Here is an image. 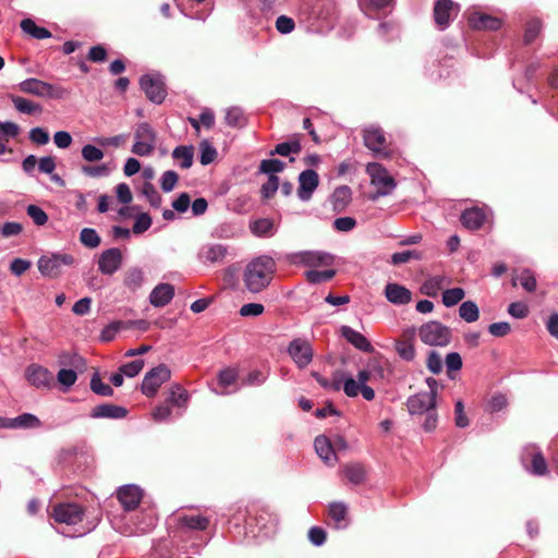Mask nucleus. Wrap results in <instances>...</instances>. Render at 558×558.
I'll use <instances>...</instances> for the list:
<instances>
[{"label":"nucleus","instance_id":"obj_1","mask_svg":"<svg viewBox=\"0 0 558 558\" xmlns=\"http://www.w3.org/2000/svg\"><path fill=\"white\" fill-rule=\"evenodd\" d=\"M276 270V263L269 256H259L250 262L244 270L243 280L247 290L258 293L269 286Z\"/></svg>","mask_w":558,"mask_h":558},{"label":"nucleus","instance_id":"obj_2","mask_svg":"<svg viewBox=\"0 0 558 558\" xmlns=\"http://www.w3.org/2000/svg\"><path fill=\"white\" fill-rule=\"evenodd\" d=\"M156 131L146 122L137 124L131 151L141 157L150 156L156 148Z\"/></svg>","mask_w":558,"mask_h":558},{"label":"nucleus","instance_id":"obj_3","mask_svg":"<svg viewBox=\"0 0 558 558\" xmlns=\"http://www.w3.org/2000/svg\"><path fill=\"white\" fill-rule=\"evenodd\" d=\"M418 337L427 345L445 347L451 340V331L439 322L432 320L420 327Z\"/></svg>","mask_w":558,"mask_h":558},{"label":"nucleus","instance_id":"obj_4","mask_svg":"<svg viewBox=\"0 0 558 558\" xmlns=\"http://www.w3.org/2000/svg\"><path fill=\"white\" fill-rule=\"evenodd\" d=\"M75 262L71 254L54 253L43 255L38 259V270L45 277L56 278L61 275L63 267L71 266Z\"/></svg>","mask_w":558,"mask_h":558},{"label":"nucleus","instance_id":"obj_5","mask_svg":"<svg viewBox=\"0 0 558 558\" xmlns=\"http://www.w3.org/2000/svg\"><path fill=\"white\" fill-rule=\"evenodd\" d=\"M366 172L371 178V183L376 187L378 195L385 196L395 190L396 183L393 178L380 163H368Z\"/></svg>","mask_w":558,"mask_h":558},{"label":"nucleus","instance_id":"obj_6","mask_svg":"<svg viewBox=\"0 0 558 558\" xmlns=\"http://www.w3.org/2000/svg\"><path fill=\"white\" fill-rule=\"evenodd\" d=\"M287 260L292 265L310 267L331 266L333 264V256L319 251H303L289 254Z\"/></svg>","mask_w":558,"mask_h":558},{"label":"nucleus","instance_id":"obj_7","mask_svg":"<svg viewBox=\"0 0 558 558\" xmlns=\"http://www.w3.org/2000/svg\"><path fill=\"white\" fill-rule=\"evenodd\" d=\"M51 517L60 524L76 525L82 522L84 510L77 504L63 502L53 506Z\"/></svg>","mask_w":558,"mask_h":558},{"label":"nucleus","instance_id":"obj_8","mask_svg":"<svg viewBox=\"0 0 558 558\" xmlns=\"http://www.w3.org/2000/svg\"><path fill=\"white\" fill-rule=\"evenodd\" d=\"M171 372L165 364H160L146 373L142 383V392L146 397H154L160 386L170 379Z\"/></svg>","mask_w":558,"mask_h":558},{"label":"nucleus","instance_id":"obj_9","mask_svg":"<svg viewBox=\"0 0 558 558\" xmlns=\"http://www.w3.org/2000/svg\"><path fill=\"white\" fill-rule=\"evenodd\" d=\"M17 89L22 93L36 97L59 98L62 96L61 89L38 78H26L17 84Z\"/></svg>","mask_w":558,"mask_h":558},{"label":"nucleus","instance_id":"obj_10","mask_svg":"<svg viewBox=\"0 0 558 558\" xmlns=\"http://www.w3.org/2000/svg\"><path fill=\"white\" fill-rule=\"evenodd\" d=\"M288 353L299 368H305L312 362L314 355L311 343L301 338L290 342Z\"/></svg>","mask_w":558,"mask_h":558},{"label":"nucleus","instance_id":"obj_11","mask_svg":"<svg viewBox=\"0 0 558 558\" xmlns=\"http://www.w3.org/2000/svg\"><path fill=\"white\" fill-rule=\"evenodd\" d=\"M521 460L530 473L537 476L547 473V463L542 452L535 446H526L523 449Z\"/></svg>","mask_w":558,"mask_h":558},{"label":"nucleus","instance_id":"obj_12","mask_svg":"<svg viewBox=\"0 0 558 558\" xmlns=\"http://www.w3.org/2000/svg\"><path fill=\"white\" fill-rule=\"evenodd\" d=\"M140 84L141 88L144 90L150 101L155 104H161L163 101L166 97V89L160 75H143L141 77Z\"/></svg>","mask_w":558,"mask_h":558},{"label":"nucleus","instance_id":"obj_13","mask_svg":"<svg viewBox=\"0 0 558 558\" xmlns=\"http://www.w3.org/2000/svg\"><path fill=\"white\" fill-rule=\"evenodd\" d=\"M122 262L121 250L117 247L108 248L98 258V269L102 275L111 276L121 268Z\"/></svg>","mask_w":558,"mask_h":558},{"label":"nucleus","instance_id":"obj_14","mask_svg":"<svg viewBox=\"0 0 558 558\" xmlns=\"http://www.w3.org/2000/svg\"><path fill=\"white\" fill-rule=\"evenodd\" d=\"M459 5L451 0H437L434 5V19L437 26L441 29L448 27L452 15H457Z\"/></svg>","mask_w":558,"mask_h":558},{"label":"nucleus","instance_id":"obj_15","mask_svg":"<svg viewBox=\"0 0 558 558\" xmlns=\"http://www.w3.org/2000/svg\"><path fill=\"white\" fill-rule=\"evenodd\" d=\"M364 144L377 155H387V141L383 130L371 126L364 130Z\"/></svg>","mask_w":558,"mask_h":558},{"label":"nucleus","instance_id":"obj_16","mask_svg":"<svg viewBox=\"0 0 558 558\" xmlns=\"http://www.w3.org/2000/svg\"><path fill=\"white\" fill-rule=\"evenodd\" d=\"M319 183L318 174L311 169H307L299 175L298 196L301 201H310L314 191Z\"/></svg>","mask_w":558,"mask_h":558},{"label":"nucleus","instance_id":"obj_17","mask_svg":"<svg viewBox=\"0 0 558 558\" xmlns=\"http://www.w3.org/2000/svg\"><path fill=\"white\" fill-rule=\"evenodd\" d=\"M407 407L412 415L423 414L436 408V400L433 395L417 392L411 396L407 401Z\"/></svg>","mask_w":558,"mask_h":558},{"label":"nucleus","instance_id":"obj_18","mask_svg":"<svg viewBox=\"0 0 558 558\" xmlns=\"http://www.w3.org/2000/svg\"><path fill=\"white\" fill-rule=\"evenodd\" d=\"M25 376L29 384L38 388L48 387L53 379L52 373L36 364L29 365L26 368Z\"/></svg>","mask_w":558,"mask_h":558},{"label":"nucleus","instance_id":"obj_19","mask_svg":"<svg viewBox=\"0 0 558 558\" xmlns=\"http://www.w3.org/2000/svg\"><path fill=\"white\" fill-rule=\"evenodd\" d=\"M117 496L123 508L130 511L138 506L142 499V490L136 485H125L119 488Z\"/></svg>","mask_w":558,"mask_h":558},{"label":"nucleus","instance_id":"obj_20","mask_svg":"<svg viewBox=\"0 0 558 558\" xmlns=\"http://www.w3.org/2000/svg\"><path fill=\"white\" fill-rule=\"evenodd\" d=\"M228 254V247L218 243H208L201 247L198 258L203 263H220Z\"/></svg>","mask_w":558,"mask_h":558},{"label":"nucleus","instance_id":"obj_21","mask_svg":"<svg viewBox=\"0 0 558 558\" xmlns=\"http://www.w3.org/2000/svg\"><path fill=\"white\" fill-rule=\"evenodd\" d=\"M315 451L318 457L327 464L335 465L337 462V454L330 439L324 435H319L314 441Z\"/></svg>","mask_w":558,"mask_h":558},{"label":"nucleus","instance_id":"obj_22","mask_svg":"<svg viewBox=\"0 0 558 558\" xmlns=\"http://www.w3.org/2000/svg\"><path fill=\"white\" fill-rule=\"evenodd\" d=\"M386 299L395 305H405L412 300L411 291L399 283H388L385 287Z\"/></svg>","mask_w":558,"mask_h":558},{"label":"nucleus","instance_id":"obj_23","mask_svg":"<svg viewBox=\"0 0 558 558\" xmlns=\"http://www.w3.org/2000/svg\"><path fill=\"white\" fill-rule=\"evenodd\" d=\"M173 296V286L169 283H159L150 292L149 302L155 307H163L171 302Z\"/></svg>","mask_w":558,"mask_h":558},{"label":"nucleus","instance_id":"obj_24","mask_svg":"<svg viewBox=\"0 0 558 558\" xmlns=\"http://www.w3.org/2000/svg\"><path fill=\"white\" fill-rule=\"evenodd\" d=\"M414 333H415L414 329L407 330L403 333V338L397 340L395 343V349H396L398 355L402 360L408 361V362L413 361L415 357V354H416L415 348L413 344V340H412L414 337Z\"/></svg>","mask_w":558,"mask_h":558},{"label":"nucleus","instance_id":"obj_25","mask_svg":"<svg viewBox=\"0 0 558 558\" xmlns=\"http://www.w3.org/2000/svg\"><path fill=\"white\" fill-rule=\"evenodd\" d=\"M341 336L354 348L362 352L369 353L373 351V345L371 342L361 332L349 326L341 327Z\"/></svg>","mask_w":558,"mask_h":558},{"label":"nucleus","instance_id":"obj_26","mask_svg":"<svg viewBox=\"0 0 558 558\" xmlns=\"http://www.w3.org/2000/svg\"><path fill=\"white\" fill-rule=\"evenodd\" d=\"M469 23L471 27L475 29L496 31L501 26V21L499 19L478 12H475L470 16Z\"/></svg>","mask_w":558,"mask_h":558},{"label":"nucleus","instance_id":"obj_27","mask_svg":"<svg viewBox=\"0 0 558 558\" xmlns=\"http://www.w3.org/2000/svg\"><path fill=\"white\" fill-rule=\"evenodd\" d=\"M328 514L336 529H345L349 525L348 507L343 502L335 501L328 507Z\"/></svg>","mask_w":558,"mask_h":558},{"label":"nucleus","instance_id":"obj_28","mask_svg":"<svg viewBox=\"0 0 558 558\" xmlns=\"http://www.w3.org/2000/svg\"><path fill=\"white\" fill-rule=\"evenodd\" d=\"M485 218V213L482 209L474 207L465 209L462 213L461 222L465 228L470 230H476L482 227Z\"/></svg>","mask_w":558,"mask_h":558},{"label":"nucleus","instance_id":"obj_29","mask_svg":"<svg viewBox=\"0 0 558 558\" xmlns=\"http://www.w3.org/2000/svg\"><path fill=\"white\" fill-rule=\"evenodd\" d=\"M128 414V411L118 405L113 404H100L94 408L93 417H107V418H123Z\"/></svg>","mask_w":558,"mask_h":558},{"label":"nucleus","instance_id":"obj_30","mask_svg":"<svg viewBox=\"0 0 558 558\" xmlns=\"http://www.w3.org/2000/svg\"><path fill=\"white\" fill-rule=\"evenodd\" d=\"M253 234L259 238H269L276 233V226L269 218L257 219L250 225Z\"/></svg>","mask_w":558,"mask_h":558},{"label":"nucleus","instance_id":"obj_31","mask_svg":"<svg viewBox=\"0 0 558 558\" xmlns=\"http://www.w3.org/2000/svg\"><path fill=\"white\" fill-rule=\"evenodd\" d=\"M9 98L14 105V108L25 114L40 113L43 108L39 104H36L29 99L23 98L16 95H10Z\"/></svg>","mask_w":558,"mask_h":558},{"label":"nucleus","instance_id":"obj_32","mask_svg":"<svg viewBox=\"0 0 558 558\" xmlns=\"http://www.w3.org/2000/svg\"><path fill=\"white\" fill-rule=\"evenodd\" d=\"M236 379L238 372L235 368L228 367L220 371L218 375V385L220 386L221 390L216 392L220 395L229 393V388L236 383Z\"/></svg>","mask_w":558,"mask_h":558},{"label":"nucleus","instance_id":"obj_33","mask_svg":"<svg viewBox=\"0 0 558 558\" xmlns=\"http://www.w3.org/2000/svg\"><path fill=\"white\" fill-rule=\"evenodd\" d=\"M356 378L361 384V393L363 398L367 401H372L375 398V391L372 387L366 385L368 381L373 383L369 366L367 365L366 368L360 369Z\"/></svg>","mask_w":558,"mask_h":558},{"label":"nucleus","instance_id":"obj_34","mask_svg":"<svg viewBox=\"0 0 558 558\" xmlns=\"http://www.w3.org/2000/svg\"><path fill=\"white\" fill-rule=\"evenodd\" d=\"M172 157L183 169H189L193 163L194 149L192 146H178L173 149Z\"/></svg>","mask_w":558,"mask_h":558},{"label":"nucleus","instance_id":"obj_35","mask_svg":"<svg viewBox=\"0 0 558 558\" xmlns=\"http://www.w3.org/2000/svg\"><path fill=\"white\" fill-rule=\"evenodd\" d=\"M21 28L24 33L36 39H45L51 37V33L47 28L37 26L36 23L31 19H24L21 22Z\"/></svg>","mask_w":558,"mask_h":558},{"label":"nucleus","instance_id":"obj_36","mask_svg":"<svg viewBox=\"0 0 558 558\" xmlns=\"http://www.w3.org/2000/svg\"><path fill=\"white\" fill-rule=\"evenodd\" d=\"M143 282L144 274L142 269L133 267L125 272L123 283L128 289L136 291L142 287Z\"/></svg>","mask_w":558,"mask_h":558},{"label":"nucleus","instance_id":"obj_37","mask_svg":"<svg viewBox=\"0 0 558 558\" xmlns=\"http://www.w3.org/2000/svg\"><path fill=\"white\" fill-rule=\"evenodd\" d=\"M256 523L260 526V530H265L266 534H269L275 530L278 524V517L268 510H262L256 517Z\"/></svg>","mask_w":558,"mask_h":558},{"label":"nucleus","instance_id":"obj_38","mask_svg":"<svg viewBox=\"0 0 558 558\" xmlns=\"http://www.w3.org/2000/svg\"><path fill=\"white\" fill-rule=\"evenodd\" d=\"M180 522L189 529L198 531L206 530L209 524L208 518L201 514L182 515Z\"/></svg>","mask_w":558,"mask_h":558},{"label":"nucleus","instance_id":"obj_39","mask_svg":"<svg viewBox=\"0 0 558 558\" xmlns=\"http://www.w3.org/2000/svg\"><path fill=\"white\" fill-rule=\"evenodd\" d=\"M459 316L466 323H474L480 317L478 306L473 301H465L459 307Z\"/></svg>","mask_w":558,"mask_h":558},{"label":"nucleus","instance_id":"obj_40","mask_svg":"<svg viewBox=\"0 0 558 558\" xmlns=\"http://www.w3.org/2000/svg\"><path fill=\"white\" fill-rule=\"evenodd\" d=\"M347 478L353 484H360L365 478V469L362 464H348L343 468Z\"/></svg>","mask_w":558,"mask_h":558},{"label":"nucleus","instance_id":"obj_41","mask_svg":"<svg viewBox=\"0 0 558 558\" xmlns=\"http://www.w3.org/2000/svg\"><path fill=\"white\" fill-rule=\"evenodd\" d=\"M519 282L527 292H533L536 289V279L531 270L523 269L515 275L513 284Z\"/></svg>","mask_w":558,"mask_h":558},{"label":"nucleus","instance_id":"obj_42","mask_svg":"<svg viewBox=\"0 0 558 558\" xmlns=\"http://www.w3.org/2000/svg\"><path fill=\"white\" fill-rule=\"evenodd\" d=\"M465 292L462 288H452L442 292V303L446 307H452L463 300Z\"/></svg>","mask_w":558,"mask_h":558},{"label":"nucleus","instance_id":"obj_43","mask_svg":"<svg viewBox=\"0 0 558 558\" xmlns=\"http://www.w3.org/2000/svg\"><path fill=\"white\" fill-rule=\"evenodd\" d=\"M82 158L86 162H97L100 161L105 157V153L101 148L93 145V144H86L82 147L81 150Z\"/></svg>","mask_w":558,"mask_h":558},{"label":"nucleus","instance_id":"obj_44","mask_svg":"<svg viewBox=\"0 0 558 558\" xmlns=\"http://www.w3.org/2000/svg\"><path fill=\"white\" fill-rule=\"evenodd\" d=\"M81 243L89 248H95L100 244V236L95 229L84 228L80 233Z\"/></svg>","mask_w":558,"mask_h":558},{"label":"nucleus","instance_id":"obj_45","mask_svg":"<svg viewBox=\"0 0 558 558\" xmlns=\"http://www.w3.org/2000/svg\"><path fill=\"white\" fill-rule=\"evenodd\" d=\"M444 278L439 276L427 279L422 286V292L427 296H436L442 288Z\"/></svg>","mask_w":558,"mask_h":558},{"label":"nucleus","instance_id":"obj_46","mask_svg":"<svg viewBox=\"0 0 558 558\" xmlns=\"http://www.w3.org/2000/svg\"><path fill=\"white\" fill-rule=\"evenodd\" d=\"M239 234V229L230 222H225L217 226L213 235L217 239H233Z\"/></svg>","mask_w":558,"mask_h":558},{"label":"nucleus","instance_id":"obj_47","mask_svg":"<svg viewBox=\"0 0 558 558\" xmlns=\"http://www.w3.org/2000/svg\"><path fill=\"white\" fill-rule=\"evenodd\" d=\"M39 425H40L39 420L35 415L29 414V413H24L17 417L12 418V424H11V426H13V428L37 427Z\"/></svg>","mask_w":558,"mask_h":558},{"label":"nucleus","instance_id":"obj_48","mask_svg":"<svg viewBox=\"0 0 558 558\" xmlns=\"http://www.w3.org/2000/svg\"><path fill=\"white\" fill-rule=\"evenodd\" d=\"M305 275L306 279L311 283H319L330 280L336 275V271L333 269H327L322 271L312 269L306 271Z\"/></svg>","mask_w":558,"mask_h":558},{"label":"nucleus","instance_id":"obj_49","mask_svg":"<svg viewBox=\"0 0 558 558\" xmlns=\"http://www.w3.org/2000/svg\"><path fill=\"white\" fill-rule=\"evenodd\" d=\"M245 118L243 111L238 107L229 108L226 112V122L230 126H242Z\"/></svg>","mask_w":558,"mask_h":558},{"label":"nucleus","instance_id":"obj_50","mask_svg":"<svg viewBox=\"0 0 558 558\" xmlns=\"http://www.w3.org/2000/svg\"><path fill=\"white\" fill-rule=\"evenodd\" d=\"M82 172L89 178H101L107 177L110 173V168L106 163L97 166H83Z\"/></svg>","mask_w":558,"mask_h":558},{"label":"nucleus","instance_id":"obj_51","mask_svg":"<svg viewBox=\"0 0 558 558\" xmlns=\"http://www.w3.org/2000/svg\"><path fill=\"white\" fill-rule=\"evenodd\" d=\"M179 180V175L173 170L165 171L160 178V186L163 192L169 193L171 192Z\"/></svg>","mask_w":558,"mask_h":558},{"label":"nucleus","instance_id":"obj_52","mask_svg":"<svg viewBox=\"0 0 558 558\" xmlns=\"http://www.w3.org/2000/svg\"><path fill=\"white\" fill-rule=\"evenodd\" d=\"M170 402L178 405V407H185L186 402L189 400V393L185 389L180 387L179 385H175L171 389Z\"/></svg>","mask_w":558,"mask_h":558},{"label":"nucleus","instance_id":"obj_53","mask_svg":"<svg viewBox=\"0 0 558 558\" xmlns=\"http://www.w3.org/2000/svg\"><path fill=\"white\" fill-rule=\"evenodd\" d=\"M26 213L37 226H44L48 221L47 214L37 205H28Z\"/></svg>","mask_w":558,"mask_h":558},{"label":"nucleus","instance_id":"obj_54","mask_svg":"<svg viewBox=\"0 0 558 558\" xmlns=\"http://www.w3.org/2000/svg\"><path fill=\"white\" fill-rule=\"evenodd\" d=\"M541 29H542V23L538 19L530 20L526 24L525 34H524L525 44L532 43L537 37Z\"/></svg>","mask_w":558,"mask_h":558},{"label":"nucleus","instance_id":"obj_55","mask_svg":"<svg viewBox=\"0 0 558 558\" xmlns=\"http://www.w3.org/2000/svg\"><path fill=\"white\" fill-rule=\"evenodd\" d=\"M284 163L279 159H267L262 161L259 169L264 173L275 175L277 172L282 171Z\"/></svg>","mask_w":558,"mask_h":558},{"label":"nucleus","instance_id":"obj_56","mask_svg":"<svg viewBox=\"0 0 558 558\" xmlns=\"http://www.w3.org/2000/svg\"><path fill=\"white\" fill-rule=\"evenodd\" d=\"M90 388L95 393L99 396L109 397L113 393L112 388L109 385L102 383L98 375H94L92 377Z\"/></svg>","mask_w":558,"mask_h":558},{"label":"nucleus","instance_id":"obj_57","mask_svg":"<svg viewBox=\"0 0 558 558\" xmlns=\"http://www.w3.org/2000/svg\"><path fill=\"white\" fill-rule=\"evenodd\" d=\"M217 156L216 149L206 141L201 143V157L199 161L206 166L214 161Z\"/></svg>","mask_w":558,"mask_h":558},{"label":"nucleus","instance_id":"obj_58","mask_svg":"<svg viewBox=\"0 0 558 558\" xmlns=\"http://www.w3.org/2000/svg\"><path fill=\"white\" fill-rule=\"evenodd\" d=\"M422 255L417 251H403L392 254L391 263L395 265H400L408 263L410 259H421Z\"/></svg>","mask_w":558,"mask_h":558},{"label":"nucleus","instance_id":"obj_59","mask_svg":"<svg viewBox=\"0 0 558 558\" xmlns=\"http://www.w3.org/2000/svg\"><path fill=\"white\" fill-rule=\"evenodd\" d=\"M342 389L348 397L354 398L361 392V384L357 378L345 377L343 378Z\"/></svg>","mask_w":558,"mask_h":558},{"label":"nucleus","instance_id":"obj_60","mask_svg":"<svg viewBox=\"0 0 558 558\" xmlns=\"http://www.w3.org/2000/svg\"><path fill=\"white\" fill-rule=\"evenodd\" d=\"M332 198L336 206L347 205L351 198L350 187L345 185L337 187L333 192Z\"/></svg>","mask_w":558,"mask_h":558},{"label":"nucleus","instance_id":"obj_61","mask_svg":"<svg viewBox=\"0 0 558 558\" xmlns=\"http://www.w3.org/2000/svg\"><path fill=\"white\" fill-rule=\"evenodd\" d=\"M300 150H301V145L299 142H284V143L278 144L271 154H278L280 156H289L291 153L296 154Z\"/></svg>","mask_w":558,"mask_h":558},{"label":"nucleus","instance_id":"obj_62","mask_svg":"<svg viewBox=\"0 0 558 558\" xmlns=\"http://www.w3.org/2000/svg\"><path fill=\"white\" fill-rule=\"evenodd\" d=\"M20 133V126L11 121L1 122L0 121V136L5 138H14Z\"/></svg>","mask_w":558,"mask_h":558},{"label":"nucleus","instance_id":"obj_63","mask_svg":"<svg viewBox=\"0 0 558 558\" xmlns=\"http://www.w3.org/2000/svg\"><path fill=\"white\" fill-rule=\"evenodd\" d=\"M58 381L65 388L73 386L77 379V375L73 369L62 368L57 375Z\"/></svg>","mask_w":558,"mask_h":558},{"label":"nucleus","instance_id":"obj_64","mask_svg":"<svg viewBox=\"0 0 558 558\" xmlns=\"http://www.w3.org/2000/svg\"><path fill=\"white\" fill-rule=\"evenodd\" d=\"M143 367L144 361L140 359L122 365L120 371L128 377H134L140 374Z\"/></svg>","mask_w":558,"mask_h":558}]
</instances>
